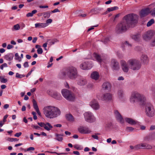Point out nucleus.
Listing matches in <instances>:
<instances>
[{"instance_id": "f257e3e1", "label": "nucleus", "mask_w": 155, "mask_h": 155, "mask_svg": "<svg viewBox=\"0 0 155 155\" xmlns=\"http://www.w3.org/2000/svg\"><path fill=\"white\" fill-rule=\"evenodd\" d=\"M44 113L48 118H53L57 117L60 114V110L55 107L47 106L44 109Z\"/></svg>"}, {"instance_id": "f03ea898", "label": "nucleus", "mask_w": 155, "mask_h": 155, "mask_svg": "<svg viewBox=\"0 0 155 155\" xmlns=\"http://www.w3.org/2000/svg\"><path fill=\"white\" fill-rule=\"evenodd\" d=\"M123 18L130 28H133L138 22L139 16L136 14L131 13L126 15Z\"/></svg>"}, {"instance_id": "7ed1b4c3", "label": "nucleus", "mask_w": 155, "mask_h": 155, "mask_svg": "<svg viewBox=\"0 0 155 155\" xmlns=\"http://www.w3.org/2000/svg\"><path fill=\"white\" fill-rule=\"evenodd\" d=\"M62 74L64 77H67L71 79H75L78 76L77 68L73 66L67 68L64 71L62 72Z\"/></svg>"}, {"instance_id": "20e7f679", "label": "nucleus", "mask_w": 155, "mask_h": 155, "mask_svg": "<svg viewBox=\"0 0 155 155\" xmlns=\"http://www.w3.org/2000/svg\"><path fill=\"white\" fill-rule=\"evenodd\" d=\"M130 27L123 19V20L118 23L116 26L115 31L117 34H120L127 31Z\"/></svg>"}, {"instance_id": "39448f33", "label": "nucleus", "mask_w": 155, "mask_h": 155, "mask_svg": "<svg viewBox=\"0 0 155 155\" xmlns=\"http://www.w3.org/2000/svg\"><path fill=\"white\" fill-rule=\"evenodd\" d=\"M61 93L63 96L67 100L71 101H74L75 96L71 91L64 89L62 90Z\"/></svg>"}, {"instance_id": "423d86ee", "label": "nucleus", "mask_w": 155, "mask_h": 155, "mask_svg": "<svg viewBox=\"0 0 155 155\" xmlns=\"http://www.w3.org/2000/svg\"><path fill=\"white\" fill-rule=\"evenodd\" d=\"M128 63L130 68L134 70L139 69L141 66L140 62L136 59H130L128 61Z\"/></svg>"}, {"instance_id": "0eeeda50", "label": "nucleus", "mask_w": 155, "mask_h": 155, "mask_svg": "<svg viewBox=\"0 0 155 155\" xmlns=\"http://www.w3.org/2000/svg\"><path fill=\"white\" fill-rule=\"evenodd\" d=\"M146 114L149 117H152L154 115V109L153 105L151 104H147L145 107Z\"/></svg>"}, {"instance_id": "6e6552de", "label": "nucleus", "mask_w": 155, "mask_h": 155, "mask_svg": "<svg viewBox=\"0 0 155 155\" xmlns=\"http://www.w3.org/2000/svg\"><path fill=\"white\" fill-rule=\"evenodd\" d=\"M154 33L152 30H150L147 31L143 36L144 39L146 41L150 40L154 35Z\"/></svg>"}, {"instance_id": "1a4fd4ad", "label": "nucleus", "mask_w": 155, "mask_h": 155, "mask_svg": "<svg viewBox=\"0 0 155 155\" xmlns=\"http://www.w3.org/2000/svg\"><path fill=\"white\" fill-rule=\"evenodd\" d=\"M152 146L147 143H142L135 146V150H138L142 148L150 149L152 148Z\"/></svg>"}, {"instance_id": "9d476101", "label": "nucleus", "mask_w": 155, "mask_h": 155, "mask_svg": "<svg viewBox=\"0 0 155 155\" xmlns=\"http://www.w3.org/2000/svg\"><path fill=\"white\" fill-rule=\"evenodd\" d=\"M86 121L90 123L94 122L95 120V118L91 115V113L88 112L86 113L85 114Z\"/></svg>"}, {"instance_id": "9b49d317", "label": "nucleus", "mask_w": 155, "mask_h": 155, "mask_svg": "<svg viewBox=\"0 0 155 155\" xmlns=\"http://www.w3.org/2000/svg\"><path fill=\"white\" fill-rule=\"evenodd\" d=\"M111 65L113 69L118 70L120 69L119 63L115 59H113L111 62Z\"/></svg>"}, {"instance_id": "f8f14e48", "label": "nucleus", "mask_w": 155, "mask_h": 155, "mask_svg": "<svg viewBox=\"0 0 155 155\" xmlns=\"http://www.w3.org/2000/svg\"><path fill=\"white\" fill-rule=\"evenodd\" d=\"M91 106L94 110H97L99 108L100 106L98 103L95 100H93L90 103Z\"/></svg>"}, {"instance_id": "ddd939ff", "label": "nucleus", "mask_w": 155, "mask_h": 155, "mask_svg": "<svg viewBox=\"0 0 155 155\" xmlns=\"http://www.w3.org/2000/svg\"><path fill=\"white\" fill-rule=\"evenodd\" d=\"M141 96L138 93H133L132 95L131 101L134 102L135 101H137Z\"/></svg>"}, {"instance_id": "4468645a", "label": "nucleus", "mask_w": 155, "mask_h": 155, "mask_svg": "<svg viewBox=\"0 0 155 155\" xmlns=\"http://www.w3.org/2000/svg\"><path fill=\"white\" fill-rule=\"evenodd\" d=\"M121 67L123 71L124 72H127L128 71L129 68L126 62L123 61L121 62Z\"/></svg>"}, {"instance_id": "2eb2a0df", "label": "nucleus", "mask_w": 155, "mask_h": 155, "mask_svg": "<svg viewBox=\"0 0 155 155\" xmlns=\"http://www.w3.org/2000/svg\"><path fill=\"white\" fill-rule=\"evenodd\" d=\"M112 96L110 93H106L103 95L102 99L103 100L109 101L111 100Z\"/></svg>"}, {"instance_id": "dca6fc26", "label": "nucleus", "mask_w": 155, "mask_h": 155, "mask_svg": "<svg viewBox=\"0 0 155 155\" xmlns=\"http://www.w3.org/2000/svg\"><path fill=\"white\" fill-rule=\"evenodd\" d=\"M91 78L95 80H97L99 78V75L98 72L94 71L92 72L91 75Z\"/></svg>"}, {"instance_id": "f3484780", "label": "nucleus", "mask_w": 155, "mask_h": 155, "mask_svg": "<svg viewBox=\"0 0 155 155\" xmlns=\"http://www.w3.org/2000/svg\"><path fill=\"white\" fill-rule=\"evenodd\" d=\"M111 85L108 82H104L102 85V88L104 90H108L110 89Z\"/></svg>"}, {"instance_id": "a211bd4d", "label": "nucleus", "mask_w": 155, "mask_h": 155, "mask_svg": "<svg viewBox=\"0 0 155 155\" xmlns=\"http://www.w3.org/2000/svg\"><path fill=\"white\" fill-rule=\"evenodd\" d=\"M125 120L127 122L128 124L131 125H135L136 124L137 122L136 121L134 120L133 119L131 118H125Z\"/></svg>"}, {"instance_id": "6ab92c4d", "label": "nucleus", "mask_w": 155, "mask_h": 155, "mask_svg": "<svg viewBox=\"0 0 155 155\" xmlns=\"http://www.w3.org/2000/svg\"><path fill=\"white\" fill-rule=\"evenodd\" d=\"M76 5L74 3H71L68 4L67 5H66L65 7V8L68 9L75 8L76 7Z\"/></svg>"}, {"instance_id": "aec40b11", "label": "nucleus", "mask_w": 155, "mask_h": 155, "mask_svg": "<svg viewBox=\"0 0 155 155\" xmlns=\"http://www.w3.org/2000/svg\"><path fill=\"white\" fill-rule=\"evenodd\" d=\"M141 61L144 63H147L149 61L147 55H142L141 58Z\"/></svg>"}, {"instance_id": "412c9836", "label": "nucleus", "mask_w": 155, "mask_h": 155, "mask_svg": "<svg viewBox=\"0 0 155 155\" xmlns=\"http://www.w3.org/2000/svg\"><path fill=\"white\" fill-rule=\"evenodd\" d=\"M147 10H141L140 12V15L141 18H142L147 15L148 12H147Z\"/></svg>"}, {"instance_id": "4be33fe9", "label": "nucleus", "mask_w": 155, "mask_h": 155, "mask_svg": "<svg viewBox=\"0 0 155 155\" xmlns=\"http://www.w3.org/2000/svg\"><path fill=\"white\" fill-rule=\"evenodd\" d=\"M44 128L48 131H49L50 129L53 128V126L48 122L46 123L44 127Z\"/></svg>"}, {"instance_id": "5701e85b", "label": "nucleus", "mask_w": 155, "mask_h": 155, "mask_svg": "<svg viewBox=\"0 0 155 155\" xmlns=\"http://www.w3.org/2000/svg\"><path fill=\"white\" fill-rule=\"evenodd\" d=\"M63 134H56L55 136L56 137L55 139L59 141H61L63 140L62 136H63Z\"/></svg>"}, {"instance_id": "b1692460", "label": "nucleus", "mask_w": 155, "mask_h": 155, "mask_svg": "<svg viewBox=\"0 0 155 155\" xmlns=\"http://www.w3.org/2000/svg\"><path fill=\"white\" fill-rule=\"evenodd\" d=\"M146 100V99L144 97L141 96L137 101H138L140 102V104L143 105L145 103Z\"/></svg>"}, {"instance_id": "393cba45", "label": "nucleus", "mask_w": 155, "mask_h": 155, "mask_svg": "<svg viewBox=\"0 0 155 155\" xmlns=\"http://www.w3.org/2000/svg\"><path fill=\"white\" fill-rule=\"evenodd\" d=\"M14 55L12 53H11L8 55H5V58L7 60L11 61L13 59Z\"/></svg>"}, {"instance_id": "a878e982", "label": "nucleus", "mask_w": 155, "mask_h": 155, "mask_svg": "<svg viewBox=\"0 0 155 155\" xmlns=\"http://www.w3.org/2000/svg\"><path fill=\"white\" fill-rule=\"evenodd\" d=\"M58 40L56 39H48L47 40V42L48 43V44L51 45L57 42Z\"/></svg>"}, {"instance_id": "bb28decb", "label": "nucleus", "mask_w": 155, "mask_h": 155, "mask_svg": "<svg viewBox=\"0 0 155 155\" xmlns=\"http://www.w3.org/2000/svg\"><path fill=\"white\" fill-rule=\"evenodd\" d=\"M67 119L70 121H74V118L71 114H67L66 115Z\"/></svg>"}, {"instance_id": "cd10ccee", "label": "nucleus", "mask_w": 155, "mask_h": 155, "mask_svg": "<svg viewBox=\"0 0 155 155\" xmlns=\"http://www.w3.org/2000/svg\"><path fill=\"white\" fill-rule=\"evenodd\" d=\"M52 96L53 97L56 98L58 100L61 99V97L60 95H58V93L56 92H54L53 93Z\"/></svg>"}, {"instance_id": "c85d7f7f", "label": "nucleus", "mask_w": 155, "mask_h": 155, "mask_svg": "<svg viewBox=\"0 0 155 155\" xmlns=\"http://www.w3.org/2000/svg\"><path fill=\"white\" fill-rule=\"evenodd\" d=\"M140 35L139 34H137L134 35L132 36V38L135 41H138L140 37Z\"/></svg>"}, {"instance_id": "c756f323", "label": "nucleus", "mask_w": 155, "mask_h": 155, "mask_svg": "<svg viewBox=\"0 0 155 155\" xmlns=\"http://www.w3.org/2000/svg\"><path fill=\"white\" fill-rule=\"evenodd\" d=\"M45 25V23H36L35 24V27L36 28H44L46 27Z\"/></svg>"}, {"instance_id": "7c9ffc66", "label": "nucleus", "mask_w": 155, "mask_h": 155, "mask_svg": "<svg viewBox=\"0 0 155 155\" xmlns=\"http://www.w3.org/2000/svg\"><path fill=\"white\" fill-rule=\"evenodd\" d=\"M78 130L81 133H87L88 130L87 129H84L83 127H80L78 128Z\"/></svg>"}, {"instance_id": "2f4dec72", "label": "nucleus", "mask_w": 155, "mask_h": 155, "mask_svg": "<svg viewBox=\"0 0 155 155\" xmlns=\"http://www.w3.org/2000/svg\"><path fill=\"white\" fill-rule=\"evenodd\" d=\"M32 102L33 103V106L34 107V109L35 110H36L39 109L38 106L37 104V102L34 99H33Z\"/></svg>"}, {"instance_id": "473e14b6", "label": "nucleus", "mask_w": 155, "mask_h": 155, "mask_svg": "<svg viewBox=\"0 0 155 155\" xmlns=\"http://www.w3.org/2000/svg\"><path fill=\"white\" fill-rule=\"evenodd\" d=\"M117 120L119 121L121 123H124V119L123 118L121 115H120V116H119L117 117L116 118Z\"/></svg>"}, {"instance_id": "72a5a7b5", "label": "nucleus", "mask_w": 155, "mask_h": 155, "mask_svg": "<svg viewBox=\"0 0 155 155\" xmlns=\"http://www.w3.org/2000/svg\"><path fill=\"white\" fill-rule=\"evenodd\" d=\"M122 8V7L121 6L117 5V6L113 7L111 8H108L107 10H116L117 9H121Z\"/></svg>"}, {"instance_id": "f704fd0d", "label": "nucleus", "mask_w": 155, "mask_h": 155, "mask_svg": "<svg viewBox=\"0 0 155 155\" xmlns=\"http://www.w3.org/2000/svg\"><path fill=\"white\" fill-rule=\"evenodd\" d=\"M37 12V10H33L31 12H30L28 13L27 14L26 16L28 17L32 16L33 14H35Z\"/></svg>"}, {"instance_id": "c9c22d12", "label": "nucleus", "mask_w": 155, "mask_h": 155, "mask_svg": "<svg viewBox=\"0 0 155 155\" xmlns=\"http://www.w3.org/2000/svg\"><path fill=\"white\" fill-rule=\"evenodd\" d=\"M95 57L96 58L98 62H101V59L99 55L95 53Z\"/></svg>"}, {"instance_id": "e433bc0d", "label": "nucleus", "mask_w": 155, "mask_h": 155, "mask_svg": "<svg viewBox=\"0 0 155 155\" xmlns=\"http://www.w3.org/2000/svg\"><path fill=\"white\" fill-rule=\"evenodd\" d=\"M154 22V20L153 19H151L148 22L147 24V26L148 27L150 26H151L152 24H153Z\"/></svg>"}, {"instance_id": "4c0bfd02", "label": "nucleus", "mask_w": 155, "mask_h": 155, "mask_svg": "<svg viewBox=\"0 0 155 155\" xmlns=\"http://www.w3.org/2000/svg\"><path fill=\"white\" fill-rule=\"evenodd\" d=\"M81 68L83 69H86L87 68V66L85 62L81 64L80 66Z\"/></svg>"}, {"instance_id": "58836bf2", "label": "nucleus", "mask_w": 155, "mask_h": 155, "mask_svg": "<svg viewBox=\"0 0 155 155\" xmlns=\"http://www.w3.org/2000/svg\"><path fill=\"white\" fill-rule=\"evenodd\" d=\"M42 14L43 15L44 17L45 18H48L50 17V13L47 12L46 13H44Z\"/></svg>"}, {"instance_id": "ea45409f", "label": "nucleus", "mask_w": 155, "mask_h": 155, "mask_svg": "<svg viewBox=\"0 0 155 155\" xmlns=\"http://www.w3.org/2000/svg\"><path fill=\"white\" fill-rule=\"evenodd\" d=\"M18 139L17 138H8L7 139V140L8 141H9L11 142H13L15 141H18Z\"/></svg>"}, {"instance_id": "a19ab883", "label": "nucleus", "mask_w": 155, "mask_h": 155, "mask_svg": "<svg viewBox=\"0 0 155 155\" xmlns=\"http://www.w3.org/2000/svg\"><path fill=\"white\" fill-rule=\"evenodd\" d=\"M79 83L81 85H83L86 84V82L85 80H79Z\"/></svg>"}, {"instance_id": "79ce46f5", "label": "nucleus", "mask_w": 155, "mask_h": 155, "mask_svg": "<svg viewBox=\"0 0 155 155\" xmlns=\"http://www.w3.org/2000/svg\"><path fill=\"white\" fill-rule=\"evenodd\" d=\"M52 19H50V18L47 20L46 21V23H45V24H46V25H45V26L46 27L48 25V24L51 23L52 22Z\"/></svg>"}, {"instance_id": "37998d69", "label": "nucleus", "mask_w": 155, "mask_h": 155, "mask_svg": "<svg viewBox=\"0 0 155 155\" xmlns=\"http://www.w3.org/2000/svg\"><path fill=\"white\" fill-rule=\"evenodd\" d=\"M0 79L1 80V82L2 83H6L8 81L7 79L3 78L2 76H0Z\"/></svg>"}, {"instance_id": "c03bdc74", "label": "nucleus", "mask_w": 155, "mask_h": 155, "mask_svg": "<svg viewBox=\"0 0 155 155\" xmlns=\"http://www.w3.org/2000/svg\"><path fill=\"white\" fill-rule=\"evenodd\" d=\"M20 25L18 24L15 25L13 27L14 29L16 30H18L20 29Z\"/></svg>"}, {"instance_id": "a18cd8bd", "label": "nucleus", "mask_w": 155, "mask_h": 155, "mask_svg": "<svg viewBox=\"0 0 155 155\" xmlns=\"http://www.w3.org/2000/svg\"><path fill=\"white\" fill-rule=\"evenodd\" d=\"M126 130H127V131L130 132L133 131L134 130V128L132 127H127L126 128Z\"/></svg>"}, {"instance_id": "49530a36", "label": "nucleus", "mask_w": 155, "mask_h": 155, "mask_svg": "<svg viewBox=\"0 0 155 155\" xmlns=\"http://www.w3.org/2000/svg\"><path fill=\"white\" fill-rule=\"evenodd\" d=\"M114 113L115 115L116 118L117 117H118L119 116H120V114L117 110H115Z\"/></svg>"}, {"instance_id": "de8ad7c7", "label": "nucleus", "mask_w": 155, "mask_h": 155, "mask_svg": "<svg viewBox=\"0 0 155 155\" xmlns=\"http://www.w3.org/2000/svg\"><path fill=\"white\" fill-rule=\"evenodd\" d=\"M37 51L38 54H41L43 53L42 49L41 48H39L38 49Z\"/></svg>"}, {"instance_id": "09e8293b", "label": "nucleus", "mask_w": 155, "mask_h": 155, "mask_svg": "<svg viewBox=\"0 0 155 155\" xmlns=\"http://www.w3.org/2000/svg\"><path fill=\"white\" fill-rule=\"evenodd\" d=\"M24 76L23 75H21L18 73H17L16 74V77L17 78H21L23 77H24Z\"/></svg>"}, {"instance_id": "8fccbe9b", "label": "nucleus", "mask_w": 155, "mask_h": 155, "mask_svg": "<svg viewBox=\"0 0 155 155\" xmlns=\"http://www.w3.org/2000/svg\"><path fill=\"white\" fill-rule=\"evenodd\" d=\"M123 94V92L122 90H120L118 92V94L119 96L120 97H122Z\"/></svg>"}, {"instance_id": "3c124183", "label": "nucleus", "mask_w": 155, "mask_h": 155, "mask_svg": "<svg viewBox=\"0 0 155 155\" xmlns=\"http://www.w3.org/2000/svg\"><path fill=\"white\" fill-rule=\"evenodd\" d=\"M34 150L35 148L34 147H31L27 148V150H25V151H29L30 150Z\"/></svg>"}, {"instance_id": "603ef678", "label": "nucleus", "mask_w": 155, "mask_h": 155, "mask_svg": "<svg viewBox=\"0 0 155 155\" xmlns=\"http://www.w3.org/2000/svg\"><path fill=\"white\" fill-rule=\"evenodd\" d=\"M45 124L43 122H41V123H38V124L41 126V127H44L45 126Z\"/></svg>"}, {"instance_id": "864d4df0", "label": "nucleus", "mask_w": 155, "mask_h": 155, "mask_svg": "<svg viewBox=\"0 0 155 155\" xmlns=\"http://www.w3.org/2000/svg\"><path fill=\"white\" fill-rule=\"evenodd\" d=\"M125 45H126L128 46H131V45L127 41H125L124 43L123 44V45L124 46H125Z\"/></svg>"}, {"instance_id": "5fc2aeb1", "label": "nucleus", "mask_w": 155, "mask_h": 155, "mask_svg": "<svg viewBox=\"0 0 155 155\" xmlns=\"http://www.w3.org/2000/svg\"><path fill=\"white\" fill-rule=\"evenodd\" d=\"M74 147L78 150H81L82 148H81L79 147H78L77 145H75L74 146Z\"/></svg>"}, {"instance_id": "6e6d98bb", "label": "nucleus", "mask_w": 155, "mask_h": 155, "mask_svg": "<svg viewBox=\"0 0 155 155\" xmlns=\"http://www.w3.org/2000/svg\"><path fill=\"white\" fill-rule=\"evenodd\" d=\"M21 133L20 132L19 133H17L15 134L14 136L15 137H18L21 135Z\"/></svg>"}, {"instance_id": "4d7b16f0", "label": "nucleus", "mask_w": 155, "mask_h": 155, "mask_svg": "<svg viewBox=\"0 0 155 155\" xmlns=\"http://www.w3.org/2000/svg\"><path fill=\"white\" fill-rule=\"evenodd\" d=\"M98 26V25H95V26H93V27H91V28H89L88 30H87V31L88 32L90 31L91 30H93V29H94V27H97V26Z\"/></svg>"}, {"instance_id": "13d9d810", "label": "nucleus", "mask_w": 155, "mask_h": 155, "mask_svg": "<svg viewBox=\"0 0 155 155\" xmlns=\"http://www.w3.org/2000/svg\"><path fill=\"white\" fill-rule=\"evenodd\" d=\"M151 44V45L153 46H155V37L154 38L153 40L152 41Z\"/></svg>"}, {"instance_id": "bf43d9fd", "label": "nucleus", "mask_w": 155, "mask_h": 155, "mask_svg": "<svg viewBox=\"0 0 155 155\" xmlns=\"http://www.w3.org/2000/svg\"><path fill=\"white\" fill-rule=\"evenodd\" d=\"M13 48V46L11 45H8L7 47V48L8 49H10Z\"/></svg>"}, {"instance_id": "052dcab7", "label": "nucleus", "mask_w": 155, "mask_h": 155, "mask_svg": "<svg viewBox=\"0 0 155 155\" xmlns=\"http://www.w3.org/2000/svg\"><path fill=\"white\" fill-rule=\"evenodd\" d=\"M92 137L95 139H98V137L96 135H92Z\"/></svg>"}, {"instance_id": "680f3d73", "label": "nucleus", "mask_w": 155, "mask_h": 155, "mask_svg": "<svg viewBox=\"0 0 155 155\" xmlns=\"http://www.w3.org/2000/svg\"><path fill=\"white\" fill-rule=\"evenodd\" d=\"M40 8H48V5H44V6H42L40 5L39 6Z\"/></svg>"}, {"instance_id": "e2e57ef3", "label": "nucleus", "mask_w": 155, "mask_h": 155, "mask_svg": "<svg viewBox=\"0 0 155 155\" xmlns=\"http://www.w3.org/2000/svg\"><path fill=\"white\" fill-rule=\"evenodd\" d=\"M32 127H34L36 129H40L41 128L38 126L32 125Z\"/></svg>"}, {"instance_id": "0e129e2a", "label": "nucleus", "mask_w": 155, "mask_h": 155, "mask_svg": "<svg viewBox=\"0 0 155 155\" xmlns=\"http://www.w3.org/2000/svg\"><path fill=\"white\" fill-rule=\"evenodd\" d=\"M24 66L25 67H28V62H25L24 64Z\"/></svg>"}, {"instance_id": "69168bd1", "label": "nucleus", "mask_w": 155, "mask_h": 155, "mask_svg": "<svg viewBox=\"0 0 155 155\" xmlns=\"http://www.w3.org/2000/svg\"><path fill=\"white\" fill-rule=\"evenodd\" d=\"M5 121H4L3 120L2 121H0V127H1L2 125L4 124Z\"/></svg>"}, {"instance_id": "338daca9", "label": "nucleus", "mask_w": 155, "mask_h": 155, "mask_svg": "<svg viewBox=\"0 0 155 155\" xmlns=\"http://www.w3.org/2000/svg\"><path fill=\"white\" fill-rule=\"evenodd\" d=\"M151 12V15L153 16H155V10H153L152 11L150 12Z\"/></svg>"}, {"instance_id": "774afa93", "label": "nucleus", "mask_w": 155, "mask_h": 155, "mask_svg": "<svg viewBox=\"0 0 155 155\" xmlns=\"http://www.w3.org/2000/svg\"><path fill=\"white\" fill-rule=\"evenodd\" d=\"M155 129V126L154 125L151 126L150 128V130H152Z\"/></svg>"}]
</instances>
